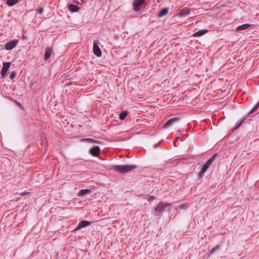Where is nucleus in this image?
Listing matches in <instances>:
<instances>
[{
  "instance_id": "c756f323",
  "label": "nucleus",
  "mask_w": 259,
  "mask_h": 259,
  "mask_svg": "<svg viewBox=\"0 0 259 259\" xmlns=\"http://www.w3.org/2000/svg\"><path fill=\"white\" fill-rule=\"evenodd\" d=\"M156 198V197L155 196H153V195H151L149 197V200H153L154 199H155Z\"/></svg>"
},
{
  "instance_id": "7ed1b4c3",
  "label": "nucleus",
  "mask_w": 259,
  "mask_h": 259,
  "mask_svg": "<svg viewBox=\"0 0 259 259\" xmlns=\"http://www.w3.org/2000/svg\"><path fill=\"white\" fill-rule=\"evenodd\" d=\"M100 42L98 40H95L93 42V53L95 55L98 57H100L102 56V52L100 48L99 47Z\"/></svg>"
},
{
  "instance_id": "423d86ee",
  "label": "nucleus",
  "mask_w": 259,
  "mask_h": 259,
  "mask_svg": "<svg viewBox=\"0 0 259 259\" xmlns=\"http://www.w3.org/2000/svg\"><path fill=\"white\" fill-rule=\"evenodd\" d=\"M101 152V149L99 146H95L92 147L89 150V154L93 156L96 157Z\"/></svg>"
},
{
  "instance_id": "6e6552de",
  "label": "nucleus",
  "mask_w": 259,
  "mask_h": 259,
  "mask_svg": "<svg viewBox=\"0 0 259 259\" xmlns=\"http://www.w3.org/2000/svg\"><path fill=\"white\" fill-rule=\"evenodd\" d=\"M92 222L90 221L82 220L79 223L74 230H79L82 228L90 226Z\"/></svg>"
},
{
  "instance_id": "393cba45",
  "label": "nucleus",
  "mask_w": 259,
  "mask_h": 259,
  "mask_svg": "<svg viewBox=\"0 0 259 259\" xmlns=\"http://www.w3.org/2000/svg\"><path fill=\"white\" fill-rule=\"evenodd\" d=\"M37 13L39 14H41L44 12V8L42 7H39L38 9L36 10Z\"/></svg>"
},
{
  "instance_id": "f03ea898",
  "label": "nucleus",
  "mask_w": 259,
  "mask_h": 259,
  "mask_svg": "<svg viewBox=\"0 0 259 259\" xmlns=\"http://www.w3.org/2000/svg\"><path fill=\"white\" fill-rule=\"evenodd\" d=\"M170 208V204L160 202L155 208V211L158 213H161L165 211L169 210Z\"/></svg>"
},
{
  "instance_id": "5701e85b",
  "label": "nucleus",
  "mask_w": 259,
  "mask_h": 259,
  "mask_svg": "<svg viewBox=\"0 0 259 259\" xmlns=\"http://www.w3.org/2000/svg\"><path fill=\"white\" fill-rule=\"evenodd\" d=\"M16 72L15 71H13L11 72L10 74V78L11 79V80H13V79H14L16 76Z\"/></svg>"
},
{
  "instance_id": "b1692460",
  "label": "nucleus",
  "mask_w": 259,
  "mask_h": 259,
  "mask_svg": "<svg viewBox=\"0 0 259 259\" xmlns=\"http://www.w3.org/2000/svg\"><path fill=\"white\" fill-rule=\"evenodd\" d=\"M87 2V0H76V2L78 5H81L82 4H85Z\"/></svg>"
},
{
  "instance_id": "9d476101",
  "label": "nucleus",
  "mask_w": 259,
  "mask_h": 259,
  "mask_svg": "<svg viewBox=\"0 0 259 259\" xmlns=\"http://www.w3.org/2000/svg\"><path fill=\"white\" fill-rule=\"evenodd\" d=\"M191 12V9L188 8H185L182 9L177 14L180 17H184L188 16Z\"/></svg>"
},
{
  "instance_id": "4be33fe9",
  "label": "nucleus",
  "mask_w": 259,
  "mask_h": 259,
  "mask_svg": "<svg viewBox=\"0 0 259 259\" xmlns=\"http://www.w3.org/2000/svg\"><path fill=\"white\" fill-rule=\"evenodd\" d=\"M259 107V101L253 107L252 109L248 112V115H249L256 111L257 108Z\"/></svg>"
},
{
  "instance_id": "bb28decb",
  "label": "nucleus",
  "mask_w": 259,
  "mask_h": 259,
  "mask_svg": "<svg viewBox=\"0 0 259 259\" xmlns=\"http://www.w3.org/2000/svg\"><path fill=\"white\" fill-rule=\"evenodd\" d=\"M217 155H218V154L217 153H215L210 158V159L212 161H213L214 160V159H215L216 157L217 156Z\"/></svg>"
},
{
  "instance_id": "f8f14e48",
  "label": "nucleus",
  "mask_w": 259,
  "mask_h": 259,
  "mask_svg": "<svg viewBox=\"0 0 259 259\" xmlns=\"http://www.w3.org/2000/svg\"><path fill=\"white\" fill-rule=\"evenodd\" d=\"M209 166L205 163L202 166L200 171L199 172L198 177L199 178L204 176V173L206 171Z\"/></svg>"
},
{
  "instance_id": "a211bd4d",
  "label": "nucleus",
  "mask_w": 259,
  "mask_h": 259,
  "mask_svg": "<svg viewBox=\"0 0 259 259\" xmlns=\"http://www.w3.org/2000/svg\"><path fill=\"white\" fill-rule=\"evenodd\" d=\"M91 192L89 189H82L79 191L78 195L79 196H83L84 195L89 194Z\"/></svg>"
},
{
  "instance_id": "2eb2a0df",
  "label": "nucleus",
  "mask_w": 259,
  "mask_h": 259,
  "mask_svg": "<svg viewBox=\"0 0 259 259\" xmlns=\"http://www.w3.org/2000/svg\"><path fill=\"white\" fill-rule=\"evenodd\" d=\"M208 32L207 29H200L199 31H196L193 34V36L195 37H199L202 36Z\"/></svg>"
},
{
  "instance_id": "9b49d317",
  "label": "nucleus",
  "mask_w": 259,
  "mask_h": 259,
  "mask_svg": "<svg viewBox=\"0 0 259 259\" xmlns=\"http://www.w3.org/2000/svg\"><path fill=\"white\" fill-rule=\"evenodd\" d=\"M52 52L53 50L51 48L48 47L46 49L44 58L45 61H47L51 57Z\"/></svg>"
},
{
  "instance_id": "1a4fd4ad",
  "label": "nucleus",
  "mask_w": 259,
  "mask_h": 259,
  "mask_svg": "<svg viewBox=\"0 0 259 259\" xmlns=\"http://www.w3.org/2000/svg\"><path fill=\"white\" fill-rule=\"evenodd\" d=\"M179 120V117H174L169 119L163 125V128H166L171 125L175 122L178 121Z\"/></svg>"
},
{
  "instance_id": "f3484780",
  "label": "nucleus",
  "mask_w": 259,
  "mask_h": 259,
  "mask_svg": "<svg viewBox=\"0 0 259 259\" xmlns=\"http://www.w3.org/2000/svg\"><path fill=\"white\" fill-rule=\"evenodd\" d=\"M246 118V117L245 116L242 119L240 120V121H239L236 123V125L233 128H232V132H234L235 130H236L237 129L239 128L240 127V126L241 125V124L244 122V121L245 120Z\"/></svg>"
},
{
  "instance_id": "cd10ccee",
  "label": "nucleus",
  "mask_w": 259,
  "mask_h": 259,
  "mask_svg": "<svg viewBox=\"0 0 259 259\" xmlns=\"http://www.w3.org/2000/svg\"><path fill=\"white\" fill-rule=\"evenodd\" d=\"M187 205L186 204H183L180 205L179 208L180 209H185L186 208Z\"/></svg>"
},
{
  "instance_id": "6ab92c4d",
  "label": "nucleus",
  "mask_w": 259,
  "mask_h": 259,
  "mask_svg": "<svg viewBox=\"0 0 259 259\" xmlns=\"http://www.w3.org/2000/svg\"><path fill=\"white\" fill-rule=\"evenodd\" d=\"M250 24L248 23L244 24L242 25H241L240 26H238L236 30L237 31H240L243 30H245L248 29L250 27Z\"/></svg>"
},
{
  "instance_id": "aec40b11",
  "label": "nucleus",
  "mask_w": 259,
  "mask_h": 259,
  "mask_svg": "<svg viewBox=\"0 0 259 259\" xmlns=\"http://www.w3.org/2000/svg\"><path fill=\"white\" fill-rule=\"evenodd\" d=\"M221 249V246L220 245H217L213 247L210 251L209 255H211Z\"/></svg>"
},
{
  "instance_id": "a878e982",
  "label": "nucleus",
  "mask_w": 259,
  "mask_h": 259,
  "mask_svg": "<svg viewBox=\"0 0 259 259\" xmlns=\"http://www.w3.org/2000/svg\"><path fill=\"white\" fill-rule=\"evenodd\" d=\"M16 104L17 105H18L23 110H24V111L25 110L24 108L23 107V106L22 105V104L16 101Z\"/></svg>"
},
{
  "instance_id": "4468645a",
  "label": "nucleus",
  "mask_w": 259,
  "mask_h": 259,
  "mask_svg": "<svg viewBox=\"0 0 259 259\" xmlns=\"http://www.w3.org/2000/svg\"><path fill=\"white\" fill-rule=\"evenodd\" d=\"M68 8L69 10L71 12H77L80 10V8L78 7L77 6L74 5V4H69L68 5Z\"/></svg>"
},
{
  "instance_id": "473e14b6",
  "label": "nucleus",
  "mask_w": 259,
  "mask_h": 259,
  "mask_svg": "<svg viewBox=\"0 0 259 259\" xmlns=\"http://www.w3.org/2000/svg\"><path fill=\"white\" fill-rule=\"evenodd\" d=\"M178 139H179V137H177L176 140H178Z\"/></svg>"
},
{
  "instance_id": "20e7f679",
  "label": "nucleus",
  "mask_w": 259,
  "mask_h": 259,
  "mask_svg": "<svg viewBox=\"0 0 259 259\" xmlns=\"http://www.w3.org/2000/svg\"><path fill=\"white\" fill-rule=\"evenodd\" d=\"M18 42L19 40L17 39L10 40L5 44V49L7 51H10L17 45Z\"/></svg>"
},
{
  "instance_id": "39448f33",
  "label": "nucleus",
  "mask_w": 259,
  "mask_h": 259,
  "mask_svg": "<svg viewBox=\"0 0 259 259\" xmlns=\"http://www.w3.org/2000/svg\"><path fill=\"white\" fill-rule=\"evenodd\" d=\"M10 65L11 62H4L3 63V67L1 71V74L3 78H4L6 76L7 72L10 68Z\"/></svg>"
},
{
  "instance_id": "dca6fc26",
  "label": "nucleus",
  "mask_w": 259,
  "mask_h": 259,
  "mask_svg": "<svg viewBox=\"0 0 259 259\" xmlns=\"http://www.w3.org/2000/svg\"><path fill=\"white\" fill-rule=\"evenodd\" d=\"M80 141L82 142H88V143H94V144H99V143H101L99 141L95 140H94L93 139H92V138L81 139L80 140Z\"/></svg>"
},
{
  "instance_id": "7c9ffc66",
  "label": "nucleus",
  "mask_w": 259,
  "mask_h": 259,
  "mask_svg": "<svg viewBox=\"0 0 259 259\" xmlns=\"http://www.w3.org/2000/svg\"><path fill=\"white\" fill-rule=\"evenodd\" d=\"M159 146H160L159 144H156L154 145V148L158 147Z\"/></svg>"
},
{
  "instance_id": "ddd939ff",
  "label": "nucleus",
  "mask_w": 259,
  "mask_h": 259,
  "mask_svg": "<svg viewBox=\"0 0 259 259\" xmlns=\"http://www.w3.org/2000/svg\"><path fill=\"white\" fill-rule=\"evenodd\" d=\"M169 11V8H162L157 15V17L158 18H160L165 16Z\"/></svg>"
},
{
  "instance_id": "f257e3e1",
  "label": "nucleus",
  "mask_w": 259,
  "mask_h": 259,
  "mask_svg": "<svg viewBox=\"0 0 259 259\" xmlns=\"http://www.w3.org/2000/svg\"><path fill=\"white\" fill-rule=\"evenodd\" d=\"M137 167L136 164L115 165L113 166V169L121 174H125Z\"/></svg>"
},
{
  "instance_id": "0eeeda50",
  "label": "nucleus",
  "mask_w": 259,
  "mask_h": 259,
  "mask_svg": "<svg viewBox=\"0 0 259 259\" xmlns=\"http://www.w3.org/2000/svg\"><path fill=\"white\" fill-rule=\"evenodd\" d=\"M144 1L145 0H135L133 4V9L135 11H139L141 8V6L143 5V4H144Z\"/></svg>"
},
{
  "instance_id": "c85d7f7f",
  "label": "nucleus",
  "mask_w": 259,
  "mask_h": 259,
  "mask_svg": "<svg viewBox=\"0 0 259 259\" xmlns=\"http://www.w3.org/2000/svg\"><path fill=\"white\" fill-rule=\"evenodd\" d=\"M212 162L213 161L209 158L205 163L210 166Z\"/></svg>"
},
{
  "instance_id": "412c9836",
  "label": "nucleus",
  "mask_w": 259,
  "mask_h": 259,
  "mask_svg": "<svg viewBox=\"0 0 259 259\" xmlns=\"http://www.w3.org/2000/svg\"><path fill=\"white\" fill-rule=\"evenodd\" d=\"M128 114L127 111H122L119 115V118L120 120H123L125 118Z\"/></svg>"
},
{
  "instance_id": "2f4dec72",
  "label": "nucleus",
  "mask_w": 259,
  "mask_h": 259,
  "mask_svg": "<svg viewBox=\"0 0 259 259\" xmlns=\"http://www.w3.org/2000/svg\"><path fill=\"white\" fill-rule=\"evenodd\" d=\"M28 192H22V193H21V194L22 196H24V195L28 194Z\"/></svg>"
}]
</instances>
